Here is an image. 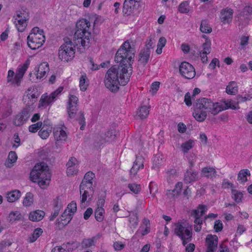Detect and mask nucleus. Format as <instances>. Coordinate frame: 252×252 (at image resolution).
<instances>
[{
    "label": "nucleus",
    "instance_id": "obj_1",
    "mask_svg": "<svg viewBox=\"0 0 252 252\" xmlns=\"http://www.w3.org/2000/svg\"><path fill=\"white\" fill-rule=\"evenodd\" d=\"M135 53L134 48L131 46L128 41H126L121 46L116 54L115 61L120 63L118 66H120L122 72L120 78L123 84L127 83L129 80L128 69L132 68Z\"/></svg>",
    "mask_w": 252,
    "mask_h": 252
},
{
    "label": "nucleus",
    "instance_id": "obj_2",
    "mask_svg": "<svg viewBox=\"0 0 252 252\" xmlns=\"http://www.w3.org/2000/svg\"><path fill=\"white\" fill-rule=\"evenodd\" d=\"M193 106V116L196 121L200 122L204 121L208 112L216 115L220 112V102L214 103L210 99L205 97L197 99Z\"/></svg>",
    "mask_w": 252,
    "mask_h": 252
},
{
    "label": "nucleus",
    "instance_id": "obj_3",
    "mask_svg": "<svg viewBox=\"0 0 252 252\" xmlns=\"http://www.w3.org/2000/svg\"><path fill=\"white\" fill-rule=\"evenodd\" d=\"M30 178L32 182H37L41 189H46L51 180V174L47 164L44 162L36 163L31 172Z\"/></svg>",
    "mask_w": 252,
    "mask_h": 252
},
{
    "label": "nucleus",
    "instance_id": "obj_4",
    "mask_svg": "<svg viewBox=\"0 0 252 252\" xmlns=\"http://www.w3.org/2000/svg\"><path fill=\"white\" fill-rule=\"evenodd\" d=\"M122 74L120 66L114 65L107 71L105 79V86L112 92L117 91L119 89V85H125L126 83L123 84L120 78Z\"/></svg>",
    "mask_w": 252,
    "mask_h": 252
},
{
    "label": "nucleus",
    "instance_id": "obj_5",
    "mask_svg": "<svg viewBox=\"0 0 252 252\" xmlns=\"http://www.w3.org/2000/svg\"><path fill=\"white\" fill-rule=\"evenodd\" d=\"M45 41V37L43 30L38 27H34L27 37V44L29 48L36 50L40 47Z\"/></svg>",
    "mask_w": 252,
    "mask_h": 252
},
{
    "label": "nucleus",
    "instance_id": "obj_6",
    "mask_svg": "<svg viewBox=\"0 0 252 252\" xmlns=\"http://www.w3.org/2000/svg\"><path fill=\"white\" fill-rule=\"evenodd\" d=\"M64 41L59 49V58L62 61L68 62L74 57L75 46L68 38H64Z\"/></svg>",
    "mask_w": 252,
    "mask_h": 252
},
{
    "label": "nucleus",
    "instance_id": "obj_7",
    "mask_svg": "<svg viewBox=\"0 0 252 252\" xmlns=\"http://www.w3.org/2000/svg\"><path fill=\"white\" fill-rule=\"evenodd\" d=\"M174 233L182 240L184 246L192 240L191 227L184 222L175 224Z\"/></svg>",
    "mask_w": 252,
    "mask_h": 252
},
{
    "label": "nucleus",
    "instance_id": "obj_8",
    "mask_svg": "<svg viewBox=\"0 0 252 252\" xmlns=\"http://www.w3.org/2000/svg\"><path fill=\"white\" fill-rule=\"evenodd\" d=\"M207 206L200 204L196 209L193 210L190 213V216L194 219V230L200 232L201 230V224L203 223V219L201 218L207 212Z\"/></svg>",
    "mask_w": 252,
    "mask_h": 252
},
{
    "label": "nucleus",
    "instance_id": "obj_9",
    "mask_svg": "<svg viewBox=\"0 0 252 252\" xmlns=\"http://www.w3.org/2000/svg\"><path fill=\"white\" fill-rule=\"evenodd\" d=\"M90 23L85 19H80V30L82 31V33H80V39L81 45L85 48L89 46L90 37L91 32L89 31Z\"/></svg>",
    "mask_w": 252,
    "mask_h": 252
},
{
    "label": "nucleus",
    "instance_id": "obj_10",
    "mask_svg": "<svg viewBox=\"0 0 252 252\" xmlns=\"http://www.w3.org/2000/svg\"><path fill=\"white\" fill-rule=\"evenodd\" d=\"M63 89V87H59L56 90L52 92L50 95L47 94H43L39 101V107H46L51 105L57 99L59 95L61 94Z\"/></svg>",
    "mask_w": 252,
    "mask_h": 252
},
{
    "label": "nucleus",
    "instance_id": "obj_11",
    "mask_svg": "<svg viewBox=\"0 0 252 252\" xmlns=\"http://www.w3.org/2000/svg\"><path fill=\"white\" fill-rule=\"evenodd\" d=\"M33 108L30 106H26L18 113L13 120V124L17 126L24 125L29 119Z\"/></svg>",
    "mask_w": 252,
    "mask_h": 252
},
{
    "label": "nucleus",
    "instance_id": "obj_12",
    "mask_svg": "<svg viewBox=\"0 0 252 252\" xmlns=\"http://www.w3.org/2000/svg\"><path fill=\"white\" fill-rule=\"evenodd\" d=\"M78 98L76 96L69 95L66 109L68 117L70 120H75L77 118L78 110Z\"/></svg>",
    "mask_w": 252,
    "mask_h": 252
},
{
    "label": "nucleus",
    "instance_id": "obj_13",
    "mask_svg": "<svg viewBox=\"0 0 252 252\" xmlns=\"http://www.w3.org/2000/svg\"><path fill=\"white\" fill-rule=\"evenodd\" d=\"M179 72L181 75L186 79H191L195 75L193 66L187 62H182L179 66Z\"/></svg>",
    "mask_w": 252,
    "mask_h": 252
},
{
    "label": "nucleus",
    "instance_id": "obj_14",
    "mask_svg": "<svg viewBox=\"0 0 252 252\" xmlns=\"http://www.w3.org/2000/svg\"><path fill=\"white\" fill-rule=\"evenodd\" d=\"M77 210V204L74 201H72L69 203L66 209L64 210V212L62 214L61 219V221H64L63 222V224H66L68 223L72 219V216L76 212Z\"/></svg>",
    "mask_w": 252,
    "mask_h": 252
},
{
    "label": "nucleus",
    "instance_id": "obj_15",
    "mask_svg": "<svg viewBox=\"0 0 252 252\" xmlns=\"http://www.w3.org/2000/svg\"><path fill=\"white\" fill-rule=\"evenodd\" d=\"M141 0H125L123 4V12L124 16H128L134 13L139 5Z\"/></svg>",
    "mask_w": 252,
    "mask_h": 252
},
{
    "label": "nucleus",
    "instance_id": "obj_16",
    "mask_svg": "<svg viewBox=\"0 0 252 252\" xmlns=\"http://www.w3.org/2000/svg\"><path fill=\"white\" fill-rule=\"evenodd\" d=\"M95 178L94 174L92 171L87 172L84 175V178L80 184V195L81 194V190L87 189L93 190V180Z\"/></svg>",
    "mask_w": 252,
    "mask_h": 252
},
{
    "label": "nucleus",
    "instance_id": "obj_17",
    "mask_svg": "<svg viewBox=\"0 0 252 252\" xmlns=\"http://www.w3.org/2000/svg\"><path fill=\"white\" fill-rule=\"evenodd\" d=\"M115 134L113 130H108L106 133H101L98 134L95 138V143L96 146H100L106 142H110L115 138Z\"/></svg>",
    "mask_w": 252,
    "mask_h": 252
},
{
    "label": "nucleus",
    "instance_id": "obj_18",
    "mask_svg": "<svg viewBox=\"0 0 252 252\" xmlns=\"http://www.w3.org/2000/svg\"><path fill=\"white\" fill-rule=\"evenodd\" d=\"M27 93V95L23 96V100L26 106L32 107L36 101L38 95L37 90L36 89L31 88L28 90Z\"/></svg>",
    "mask_w": 252,
    "mask_h": 252
},
{
    "label": "nucleus",
    "instance_id": "obj_19",
    "mask_svg": "<svg viewBox=\"0 0 252 252\" xmlns=\"http://www.w3.org/2000/svg\"><path fill=\"white\" fill-rule=\"evenodd\" d=\"M66 173L67 176H72L77 174L78 172V163L77 159L71 157L66 164Z\"/></svg>",
    "mask_w": 252,
    "mask_h": 252
},
{
    "label": "nucleus",
    "instance_id": "obj_20",
    "mask_svg": "<svg viewBox=\"0 0 252 252\" xmlns=\"http://www.w3.org/2000/svg\"><path fill=\"white\" fill-rule=\"evenodd\" d=\"M49 71V64L47 63H42L35 67V74L37 79H41L46 76V73Z\"/></svg>",
    "mask_w": 252,
    "mask_h": 252
},
{
    "label": "nucleus",
    "instance_id": "obj_21",
    "mask_svg": "<svg viewBox=\"0 0 252 252\" xmlns=\"http://www.w3.org/2000/svg\"><path fill=\"white\" fill-rule=\"evenodd\" d=\"M218 238L214 235L209 234L206 238V243L207 245L206 252H214L217 248Z\"/></svg>",
    "mask_w": 252,
    "mask_h": 252
},
{
    "label": "nucleus",
    "instance_id": "obj_22",
    "mask_svg": "<svg viewBox=\"0 0 252 252\" xmlns=\"http://www.w3.org/2000/svg\"><path fill=\"white\" fill-rule=\"evenodd\" d=\"M233 10L231 8L226 7L220 11V19L223 24L230 23L232 19Z\"/></svg>",
    "mask_w": 252,
    "mask_h": 252
},
{
    "label": "nucleus",
    "instance_id": "obj_23",
    "mask_svg": "<svg viewBox=\"0 0 252 252\" xmlns=\"http://www.w3.org/2000/svg\"><path fill=\"white\" fill-rule=\"evenodd\" d=\"M53 133L54 138L57 141V144L61 143L62 141H65L67 138L66 132L60 127L54 128Z\"/></svg>",
    "mask_w": 252,
    "mask_h": 252
},
{
    "label": "nucleus",
    "instance_id": "obj_24",
    "mask_svg": "<svg viewBox=\"0 0 252 252\" xmlns=\"http://www.w3.org/2000/svg\"><path fill=\"white\" fill-rule=\"evenodd\" d=\"M183 184L181 182H178L173 189L167 191L166 195L169 199H173L177 197L181 192Z\"/></svg>",
    "mask_w": 252,
    "mask_h": 252
},
{
    "label": "nucleus",
    "instance_id": "obj_25",
    "mask_svg": "<svg viewBox=\"0 0 252 252\" xmlns=\"http://www.w3.org/2000/svg\"><path fill=\"white\" fill-rule=\"evenodd\" d=\"M239 104L236 101L227 100L222 102H220V112L230 108L233 110L240 108Z\"/></svg>",
    "mask_w": 252,
    "mask_h": 252
},
{
    "label": "nucleus",
    "instance_id": "obj_26",
    "mask_svg": "<svg viewBox=\"0 0 252 252\" xmlns=\"http://www.w3.org/2000/svg\"><path fill=\"white\" fill-rule=\"evenodd\" d=\"M198 172L195 171L188 170L184 175V181L186 184L194 182L198 180Z\"/></svg>",
    "mask_w": 252,
    "mask_h": 252
},
{
    "label": "nucleus",
    "instance_id": "obj_27",
    "mask_svg": "<svg viewBox=\"0 0 252 252\" xmlns=\"http://www.w3.org/2000/svg\"><path fill=\"white\" fill-rule=\"evenodd\" d=\"M150 54L151 50L149 49L142 50L139 54V63L144 65L146 64L149 62Z\"/></svg>",
    "mask_w": 252,
    "mask_h": 252
},
{
    "label": "nucleus",
    "instance_id": "obj_28",
    "mask_svg": "<svg viewBox=\"0 0 252 252\" xmlns=\"http://www.w3.org/2000/svg\"><path fill=\"white\" fill-rule=\"evenodd\" d=\"M45 216V212L40 210H37L30 212L29 218L32 221H39L43 219Z\"/></svg>",
    "mask_w": 252,
    "mask_h": 252
},
{
    "label": "nucleus",
    "instance_id": "obj_29",
    "mask_svg": "<svg viewBox=\"0 0 252 252\" xmlns=\"http://www.w3.org/2000/svg\"><path fill=\"white\" fill-rule=\"evenodd\" d=\"M201 174L204 177L213 179L217 176V171L213 167H205L201 170Z\"/></svg>",
    "mask_w": 252,
    "mask_h": 252
},
{
    "label": "nucleus",
    "instance_id": "obj_30",
    "mask_svg": "<svg viewBox=\"0 0 252 252\" xmlns=\"http://www.w3.org/2000/svg\"><path fill=\"white\" fill-rule=\"evenodd\" d=\"M21 196V192L15 189L8 192L6 194L7 201L9 202H14L17 201Z\"/></svg>",
    "mask_w": 252,
    "mask_h": 252
},
{
    "label": "nucleus",
    "instance_id": "obj_31",
    "mask_svg": "<svg viewBox=\"0 0 252 252\" xmlns=\"http://www.w3.org/2000/svg\"><path fill=\"white\" fill-rule=\"evenodd\" d=\"M150 107L143 105L141 106L137 112V116L140 119H144L146 118L149 114Z\"/></svg>",
    "mask_w": 252,
    "mask_h": 252
},
{
    "label": "nucleus",
    "instance_id": "obj_32",
    "mask_svg": "<svg viewBox=\"0 0 252 252\" xmlns=\"http://www.w3.org/2000/svg\"><path fill=\"white\" fill-rule=\"evenodd\" d=\"M89 80L86 74L84 73L80 78V90L82 91H85L89 85Z\"/></svg>",
    "mask_w": 252,
    "mask_h": 252
},
{
    "label": "nucleus",
    "instance_id": "obj_33",
    "mask_svg": "<svg viewBox=\"0 0 252 252\" xmlns=\"http://www.w3.org/2000/svg\"><path fill=\"white\" fill-rule=\"evenodd\" d=\"M54 212L53 214L49 217V220L50 221L53 220L54 219L58 216L60 209L62 207L61 202H59V198H57L54 201Z\"/></svg>",
    "mask_w": 252,
    "mask_h": 252
},
{
    "label": "nucleus",
    "instance_id": "obj_34",
    "mask_svg": "<svg viewBox=\"0 0 252 252\" xmlns=\"http://www.w3.org/2000/svg\"><path fill=\"white\" fill-rule=\"evenodd\" d=\"M95 241V237H93V238L89 239H84L82 241L81 247L83 249H86L90 248L92 246H94Z\"/></svg>",
    "mask_w": 252,
    "mask_h": 252
},
{
    "label": "nucleus",
    "instance_id": "obj_35",
    "mask_svg": "<svg viewBox=\"0 0 252 252\" xmlns=\"http://www.w3.org/2000/svg\"><path fill=\"white\" fill-rule=\"evenodd\" d=\"M238 92L237 84L235 82H230L226 87V92L229 94H235Z\"/></svg>",
    "mask_w": 252,
    "mask_h": 252
},
{
    "label": "nucleus",
    "instance_id": "obj_36",
    "mask_svg": "<svg viewBox=\"0 0 252 252\" xmlns=\"http://www.w3.org/2000/svg\"><path fill=\"white\" fill-rule=\"evenodd\" d=\"M14 23L18 31L20 32H23L27 26V21H22L21 19H15Z\"/></svg>",
    "mask_w": 252,
    "mask_h": 252
},
{
    "label": "nucleus",
    "instance_id": "obj_37",
    "mask_svg": "<svg viewBox=\"0 0 252 252\" xmlns=\"http://www.w3.org/2000/svg\"><path fill=\"white\" fill-rule=\"evenodd\" d=\"M250 176V172L248 169L240 170L238 175V180L241 183H245L247 181V176Z\"/></svg>",
    "mask_w": 252,
    "mask_h": 252
},
{
    "label": "nucleus",
    "instance_id": "obj_38",
    "mask_svg": "<svg viewBox=\"0 0 252 252\" xmlns=\"http://www.w3.org/2000/svg\"><path fill=\"white\" fill-rule=\"evenodd\" d=\"M42 233L43 231L41 228H37L35 229L32 235L29 237V242L30 243H33L35 242Z\"/></svg>",
    "mask_w": 252,
    "mask_h": 252
},
{
    "label": "nucleus",
    "instance_id": "obj_39",
    "mask_svg": "<svg viewBox=\"0 0 252 252\" xmlns=\"http://www.w3.org/2000/svg\"><path fill=\"white\" fill-rule=\"evenodd\" d=\"M105 211L102 207H97L94 211V217L95 220L98 222H101L104 219Z\"/></svg>",
    "mask_w": 252,
    "mask_h": 252
},
{
    "label": "nucleus",
    "instance_id": "obj_40",
    "mask_svg": "<svg viewBox=\"0 0 252 252\" xmlns=\"http://www.w3.org/2000/svg\"><path fill=\"white\" fill-rule=\"evenodd\" d=\"M200 30L201 32L206 33H210L212 31V28L209 25L207 21L206 20H203L201 21Z\"/></svg>",
    "mask_w": 252,
    "mask_h": 252
},
{
    "label": "nucleus",
    "instance_id": "obj_41",
    "mask_svg": "<svg viewBox=\"0 0 252 252\" xmlns=\"http://www.w3.org/2000/svg\"><path fill=\"white\" fill-rule=\"evenodd\" d=\"M194 145V142L193 140H189L183 143L181 145V148L184 153H186L190 149H192Z\"/></svg>",
    "mask_w": 252,
    "mask_h": 252
},
{
    "label": "nucleus",
    "instance_id": "obj_42",
    "mask_svg": "<svg viewBox=\"0 0 252 252\" xmlns=\"http://www.w3.org/2000/svg\"><path fill=\"white\" fill-rule=\"evenodd\" d=\"M30 61L29 60H27L24 64L18 68L16 74H17L20 77H21V76H23L30 65Z\"/></svg>",
    "mask_w": 252,
    "mask_h": 252
},
{
    "label": "nucleus",
    "instance_id": "obj_43",
    "mask_svg": "<svg viewBox=\"0 0 252 252\" xmlns=\"http://www.w3.org/2000/svg\"><path fill=\"white\" fill-rule=\"evenodd\" d=\"M51 127L45 128L44 126H43L39 131L38 135L41 138L45 139L49 136V134L51 132Z\"/></svg>",
    "mask_w": 252,
    "mask_h": 252
},
{
    "label": "nucleus",
    "instance_id": "obj_44",
    "mask_svg": "<svg viewBox=\"0 0 252 252\" xmlns=\"http://www.w3.org/2000/svg\"><path fill=\"white\" fill-rule=\"evenodd\" d=\"M63 246L67 250L68 252H71L75 250L78 246L77 242H68L66 244H63Z\"/></svg>",
    "mask_w": 252,
    "mask_h": 252
},
{
    "label": "nucleus",
    "instance_id": "obj_45",
    "mask_svg": "<svg viewBox=\"0 0 252 252\" xmlns=\"http://www.w3.org/2000/svg\"><path fill=\"white\" fill-rule=\"evenodd\" d=\"M15 19H21L22 21H28L29 20V14L24 10H20L17 11L16 18Z\"/></svg>",
    "mask_w": 252,
    "mask_h": 252
},
{
    "label": "nucleus",
    "instance_id": "obj_46",
    "mask_svg": "<svg viewBox=\"0 0 252 252\" xmlns=\"http://www.w3.org/2000/svg\"><path fill=\"white\" fill-rule=\"evenodd\" d=\"M33 195L32 193L29 192L26 194V196L23 200V205L25 206H30L33 203Z\"/></svg>",
    "mask_w": 252,
    "mask_h": 252
},
{
    "label": "nucleus",
    "instance_id": "obj_47",
    "mask_svg": "<svg viewBox=\"0 0 252 252\" xmlns=\"http://www.w3.org/2000/svg\"><path fill=\"white\" fill-rule=\"evenodd\" d=\"M21 218V215L20 213L18 211H16L15 212H11L9 214L8 220L10 222L13 223L15 221L20 220Z\"/></svg>",
    "mask_w": 252,
    "mask_h": 252
},
{
    "label": "nucleus",
    "instance_id": "obj_48",
    "mask_svg": "<svg viewBox=\"0 0 252 252\" xmlns=\"http://www.w3.org/2000/svg\"><path fill=\"white\" fill-rule=\"evenodd\" d=\"M189 3L188 1H184L180 4L178 7V10L183 13H187L189 12Z\"/></svg>",
    "mask_w": 252,
    "mask_h": 252
},
{
    "label": "nucleus",
    "instance_id": "obj_49",
    "mask_svg": "<svg viewBox=\"0 0 252 252\" xmlns=\"http://www.w3.org/2000/svg\"><path fill=\"white\" fill-rule=\"evenodd\" d=\"M232 197L236 203H238L241 201L243 194L240 191H238L236 190H232Z\"/></svg>",
    "mask_w": 252,
    "mask_h": 252
},
{
    "label": "nucleus",
    "instance_id": "obj_50",
    "mask_svg": "<svg viewBox=\"0 0 252 252\" xmlns=\"http://www.w3.org/2000/svg\"><path fill=\"white\" fill-rule=\"evenodd\" d=\"M211 42L207 38L205 43L202 44V50L200 52L209 54L211 52Z\"/></svg>",
    "mask_w": 252,
    "mask_h": 252
},
{
    "label": "nucleus",
    "instance_id": "obj_51",
    "mask_svg": "<svg viewBox=\"0 0 252 252\" xmlns=\"http://www.w3.org/2000/svg\"><path fill=\"white\" fill-rule=\"evenodd\" d=\"M128 188L129 189L135 194H138L141 190V187L140 185L133 184H129Z\"/></svg>",
    "mask_w": 252,
    "mask_h": 252
},
{
    "label": "nucleus",
    "instance_id": "obj_52",
    "mask_svg": "<svg viewBox=\"0 0 252 252\" xmlns=\"http://www.w3.org/2000/svg\"><path fill=\"white\" fill-rule=\"evenodd\" d=\"M42 123L41 122H37L36 124L31 125L29 127V130L30 132L34 133L42 127Z\"/></svg>",
    "mask_w": 252,
    "mask_h": 252
},
{
    "label": "nucleus",
    "instance_id": "obj_53",
    "mask_svg": "<svg viewBox=\"0 0 252 252\" xmlns=\"http://www.w3.org/2000/svg\"><path fill=\"white\" fill-rule=\"evenodd\" d=\"M128 221L129 222V226L131 228H135L138 225V219L137 216H132L130 217Z\"/></svg>",
    "mask_w": 252,
    "mask_h": 252
},
{
    "label": "nucleus",
    "instance_id": "obj_54",
    "mask_svg": "<svg viewBox=\"0 0 252 252\" xmlns=\"http://www.w3.org/2000/svg\"><path fill=\"white\" fill-rule=\"evenodd\" d=\"M144 159L142 156H137L136 157V159L134 162V163L139 166V168L143 169L144 168Z\"/></svg>",
    "mask_w": 252,
    "mask_h": 252
},
{
    "label": "nucleus",
    "instance_id": "obj_55",
    "mask_svg": "<svg viewBox=\"0 0 252 252\" xmlns=\"http://www.w3.org/2000/svg\"><path fill=\"white\" fill-rule=\"evenodd\" d=\"M87 60L88 61V66L92 70H96L100 68L97 64H95L93 59L91 58H88Z\"/></svg>",
    "mask_w": 252,
    "mask_h": 252
},
{
    "label": "nucleus",
    "instance_id": "obj_56",
    "mask_svg": "<svg viewBox=\"0 0 252 252\" xmlns=\"http://www.w3.org/2000/svg\"><path fill=\"white\" fill-rule=\"evenodd\" d=\"M8 159L11 163L15 162L17 159V156L16 152L14 151L10 152L8 156Z\"/></svg>",
    "mask_w": 252,
    "mask_h": 252
},
{
    "label": "nucleus",
    "instance_id": "obj_57",
    "mask_svg": "<svg viewBox=\"0 0 252 252\" xmlns=\"http://www.w3.org/2000/svg\"><path fill=\"white\" fill-rule=\"evenodd\" d=\"M223 224L220 220L215 221L214 228L216 232H220L222 230Z\"/></svg>",
    "mask_w": 252,
    "mask_h": 252
},
{
    "label": "nucleus",
    "instance_id": "obj_58",
    "mask_svg": "<svg viewBox=\"0 0 252 252\" xmlns=\"http://www.w3.org/2000/svg\"><path fill=\"white\" fill-rule=\"evenodd\" d=\"M236 99L237 100V103L239 104V103H242L245 102L247 100H250L252 97L250 96V95H248V96H242L241 95H238L236 97Z\"/></svg>",
    "mask_w": 252,
    "mask_h": 252
},
{
    "label": "nucleus",
    "instance_id": "obj_59",
    "mask_svg": "<svg viewBox=\"0 0 252 252\" xmlns=\"http://www.w3.org/2000/svg\"><path fill=\"white\" fill-rule=\"evenodd\" d=\"M192 98H193L192 97V96H191L189 92H188L186 94L184 97V101L188 106H190L192 105Z\"/></svg>",
    "mask_w": 252,
    "mask_h": 252
},
{
    "label": "nucleus",
    "instance_id": "obj_60",
    "mask_svg": "<svg viewBox=\"0 0 252 252\" xmlns=\"http://www.w3.org/2000/svg\"><path fill=\"white\" fill-rule=\"evenodd\" d=\"M113 247L116 251H121L125 248V245L120 241H117L114 243Z\"/></svg>",
    "mask_w": 252,
    "mask_h": 252
},
{
    "label": "nucleus",
    "instance_id": "obj_61",
    "mask_svg": "<svg viewBox=\"0 0 252 252\" xmlns=\"http://www.w3.org/2000/svg\"><path fill=\"white\" fill-rule=\"evenodd\" d=\"M140 169H141V168H139V166H137L136 165V164H134L133 163V165L132 168L130 169V171H129L130 175L131 176H135L137 174L138 170Z\"/></svg>",
    "mask_w": 252,
    "mask_h": 252
},
{
    "label": "nucleus",
    "instance_id": "obj_62",
    "mask_svg": "<svg viewBox=\"0 0 252 252\" xmlns=\"http://www.w3.org/2000/svg\"><path fill=\"white\" fill-rule=\"evenodd\" d=\"M160 83L159 82H154L151 85V91L152 92L153 94H155L158 90L159 88Z\"/></svg>",
    "mask_w": 252,
    "mask_h": 252
},
{
    "label": "nucleus",
    "instance_id": "obj_63",
    "mask_svg": "<svg viewBox=\"0 0 252 252\" xmlns=\"http://www.w3.org/2000/svg\"><path fill=\"white\" fill-rule=\"evenodd\" d=\"M243 12L244 14L246 16L251 15L252 14V6L250 5L245 6L243 9Z\"/></svg>",
    "mask_w": 252,
    "mask_h": 252
},
{
    "label": "nucleus",
    "instance_id": "obj_64",
    "mask_svg": "<svg viewBox=\"0 0 252 252\" xmlns=\"http://www.w3.org/2000/svg\"><path fill=\"white\" fill-rule=\"evenodd\" d=\"M187 130L186 126L182 122L178 124V130L180 133H184Z\"/></svg>",
    "mask_w": 252,
    "mask_h": 252
}]
</instances>
